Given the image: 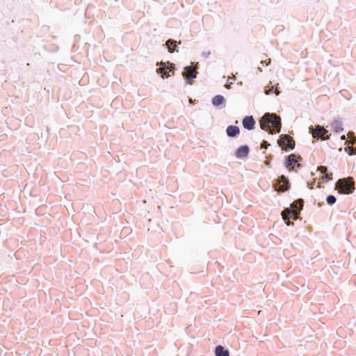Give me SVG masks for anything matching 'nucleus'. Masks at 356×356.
Listing matches in <instances>:
<instances>
[{
  "mask_svg": "<svg viewBox=\"0 0 356 356\" xmlns=\"http://www.w3.org/2000/svg\"><path fill=\"white\" fill-rule=\"evenodd\" d=\"M260 127L263 130L268 131L270 134H273V128L277 133L281 130V119L275 113H266L260 120Z\"/></svg>",
  "mask_w": 356,
  "mask_h": 356,
  "instance_id": "f257e3e1",
  "label": "nucleus"
},
{
  "mask_svg": "<svg viewBox=\"0 0 356 356\" xmlns=\"http://www.w3.org/2000/svg\"><path fill=\"white\" fill-rule=\"evenodd\" d=\"M336 188L339 192L344 194H350L355 190V184L352 177L340 179L336 184Z\"/></svg>",
  "mask_w": 356,
  "mask_h": 356,
  "instance_id": "f03ea898",
  "label": "nucleus"
},
{
  "mask_svg": "<svg viewBox=\"0 0 356 356\" xmlns=\"http://www.w3.org/2000/svg\"><path fill=\"white\" fill-rule=\"evenodd\" d=\"M298 204L300 205V209H301L303 206V200L302 199H300L297 202L292 203L291 207L293 208V210L286 209L282 212V218L287 223L288 225H290V222L289 221V216H293L294 218H297L298 212L296 209H298Z\"/></svg>",
  "mask_w": 356,
  "mask_h": 356,
  "instance_id": "7ed1b4c3",
  "label": "nucleus"
},
{
  "mask_svg": "<svg viewBox=\"0 0 356 356\" xmlns=\"http://www.w3.org/2000/svg\"><path fill=\"white\" fill-rule=\"evenodd\" d=\"M278 144L283 150H286L288 148L292 149L295 147L294 140L289 135H281Z\"/></svg>",
  "mask_w": 356,
  "mask_h": 356,
  "instance_id": "20e7f679",
  "label": "nucleus"
},
{
  "mask_svg": "<svg viewBox=\"0 0 356 356\" xmlns=\"http://www.w3.org/2000/svg\"><path fill=\"white\" fill-rule=\"evenodd\" d=\"M301 160L302 158L300 156L291 154L287 158V160L286 161V167L289 170H294L296 167L298 168L300 167V162L301 161Z\"/></svg>",
  "mask_w": 356,
  "mask_h": 356,
  "instance_id": "39448f33",
  "label": "nucleus"
},
{
  "mask_svg": "<svg viewBox=\"0 0 356 356\" xmlns=\"http://www.w3.org/2000/svg\"><path fill=\"white\" fill-rule=\"evenodd\" d=\"M197 74V72L195 68L193 66H188L184 68V72H183V76H185L187 79V82L189 84L193 83V81L196 78Z\"/></svg>",
  "mask_w": 356,
  "mask_h": 356,
  "instance_id": "423d86ee",
  "label": "nucleus"
},
{
  "mask_svg": "<svg viewBox=\"0 0 356 356\" xmlns=\"http://www.w3.org/2000/svg\"><path fill=\"white\" fill-rule=\"evenodd\" d=\"M161 67L157 70V72L161 74L163 79L169 77L170 76L169 74L170 72H172V74L174 73L175 67L172 64H170V66H166L165 63H161Z\"/></svg>",
  "mask_w": 356,
  "mask_h": 356,
  "instance_id": "0eeeda50",
  "label": "nucleus"
},
{
  "mask_svg": "<svg viewBox=\"0 0 356 356\" xmlns=\"http://www.w3.org/2000/svg\"><path fill=\"white\" fill-rule=\"evenodd\" d=\"M289 186V181L287 178L282 175L278 181V188L277 190L280 191H285L288 190Z\"/></svg>",
  "mask_w": 356,
  "mask_h": 356,
  "instance_id": "6e6552de",
  "label": "nucleus"
},
{
  "mask_svg": "<svg viewBox=\"0 0 356 356\" xmlns=\"http://www.w3.org/2000/svg\"><path fill=\"white\" fill-rule=\"evenodd\" d=\"M242 123L244 128L251 130L254 127L255 121L252 116H246L243 118Z\"/></svg>",
  "mask_w": 356,
  "mask_h": 356,
  "instance_id": "1a4fd4ad",
  "label": "nucleus"
},
{
  "mask_svg": "<svg viewBox=\"0 0 356 356\" xmlns=\"http://www.w3.org/2000/svg\"><path fill=\"white\" fill-rule=\"evenodd\" d=\"M327 131L325 128L320 126H317L316 127L315 129L312 130V134L314 138H323V136L327 134Z\"/></svg>",
  "mask_w": 356,
  "mask_h": 356,
  "instance_id": "9d476101",
  "label": "nucleus"
},
{
  "mask_svg": "<svg viewBox=\"0 0 356 356\" xmlns=\"http://www.w3.org/2000/svg\"><path fill=\"white\" fill-rule=\"evenodd\" d=\"M226 132H227V134L228 136L234 137V136H237L238 134H239L240 129L236 126L230 125V126L227 127V128L226 129Z\"/></svg>",
  "mask_w": 356,
  "mask_h": 356,
  "instance_id": "9b49d317",
  "label": "nucleus"
},
{
  "mask_svg": "<svg viewBox=\"0 0 356 356\" xmlns=\"http://www.w3.org/2000/svg\"><path fill=\"white\" fill-rule=\"evenodd\" d=\"M249 152V148L247 145L240 147L236 151V156L238 158L245 157Z\"/></svg>",
  "mask_w": 356,
  "mask_h": 356,
  "instance_id": "f8f14e48",
  "label": "nucleus"
},
{
  "mask_svg": "<svg viewBox=\"0 0 356 356\" xmlns=\"http://www.w3.org/2000/svg\"><path fill=\"white\" fill-rule=\"evenodd\" d=\"M215 355L216 356H229V353L223 346H218L215 349Z\"/></svg>",
  "mask_w": 356,
  "mask_h": 356,
  "instance_id": "ddd939ff",
  "label": "nucleus"
},
{
  "mask_svg": "<svg viewBox=\"0 0 356 356\" xmlns=\"http://www.w3.org/2000/svg\"><path fill=\"white\" fill-rule=\"evenodd\" d=\"M225 101V99L223 97V96L222 95H216L213 99H212V103L214 106H220Z\"/></svg>",
  "mask_w": 356,
  "mask_h": 356,
  "instance_id": "4468645a",
  "label": "nucleus"
},
{
  "mask_svg": "<svg viewBox=\"0 0 356 356\" xmlns=\"http://www.w3.org/2000/svg\"><path fill=\"white\" fill-rule=\"evenodd\" d=\"M166 45L168 47V51L170 53H172L177 47V42L172 40H168L166 42Z\"/></svg>",
  "mask_w": 356,
  "mask_h": 356,
  "instance_id": "2eb2a0df",
  "label": "nucleus"
},
{
  "mask_svg": "<svg viewBox=\"0 0 356 356\" xmlns=\"http://www.w3.org/2000/svg\"><path fill=\"white\" fill-rule=\"evenodd\" d=\"M318 170H319L321 173L325 175L326 179H330L331 177L327 174V169L325 166L321 165L318 168Z\"/></svg>",
  "mask_w": 356,
  "mask_h": 356,
  "instance_id": "dca6fc26",
  "label": "nucleus"
},
{
  "mask_svg": "<svg viewBox=\"0 0 356 356\" xmlns=\"http://www.w3.org/2000/svg\"><path fill=\"white\" fill-rule=\"evenodd\" d=\"M326 201L328 204H333L336 202V197L334 195H329L327 197Z\"/></svg>",
  "mask_w": 356,
  "mask_h": 356,
  "instance_id": "f3484780",
  "label": "nucleus"
},
{
  "mask_svg": "<svg viewBox=\"0 0 356 356\" xmlns=\"http://www.w3.org/2000/svg\"><path fill=\"white\" fill-rule=\"evenodd\" d=\"M333 127L335 129H342L341 128V123L339 122H335L333 124Z\"/></svg>",
  "mask_w": 356,
  "mask_h": 356,
  "instance_id": "a211bd4d",
  "label": "nucleus"
},
{
  "mask_svg": "<svg viewBox=\"0 0 356 356\" xmlns=\"http://www.w3.org/2000/svg\"><path fill=\"white\" fill-rule=\"evenodd\" d=\"M346 151L349 150L348 153H349V154H350V155H351V154H355V153H356V152H354L353 148V147H349V146H348V147H347L346 148Z\"/></svg>",
  "mask_w": 356,
  "mask_h": 356,
  "instance_id": "6ab92c4d",
  "label": "nucleus"
},
{
  "mask_svg": "<svg viewBox=\"0 0 356 356\" xmlns=\"http://www.w3.org/2000/svg\"><path fill=\"white\" fill-rule=\"evenodd\" d=\"M269 144L266 141H264L261 145V148H267Z\"/></svg>",
  "mask_w": 356,
  "mask_h": 356,
  "instance_id": "aec40b11",
  "label": "nucleus"
},
{
  "mask_svg": "<svg viewBox=\"0 0 356 356\" xmlns=\"http://www.w3.org/2000/svg\"><path fill=\"white\" fill-rule=\"evenodd\" d=\"M273 89V88L272 87L271 88L268 89V90H266V91H265L266 95H269L270 92H272Z\"/></svg>",
  "mask_w": 356,
  "mask_h": 356,
  "instance_id": "412c9836",
  "label": "nucleus"
},
{
  "mask_svg": "<svg viewBox=\"0 0 356 356\" xmlns=\"http://www.w3.org/2000/svg\"><path fill=\"white\" fill-rule=\"evenodd\" d=\"M275 92L276 93L277 95L280 94L279 90L277 89L275 90Z\"/></svg>",
  "mask_w": 356,
  "mask_h": 356,
  "instance_id": "4be33fe9",
  "label": "nucleus"
},
{
  "mask_svg": "<svg viewBox=\"0 0 356 356\" xmlns=\"http://www.w3.org/2000/svg\"><path fill=\"white\" fill-rule=\"evenodd\" d=\"M341 140H345L346 137H345V136H342L341 137Z\"/></svg>",
  "mask_w": 356,
  "mask_h": 356,
  "instance_id": "5701e85b",
  "label": "nucleus"
},
{
  "mask_svg": "<svg viewBox=\"0 0 356 356\" xmlns=\"http://www.w3.org/2000/svg\"><path fill=\"white\" fill-rule=\"evenodd\" d=\"M227 88H229V85H226Z\"/></svg>",
  "mask_w": 356,
  "mask_h": 356,
  "instance_id": "b1692460",
  "label": "nucleus"
}]
</instances>
